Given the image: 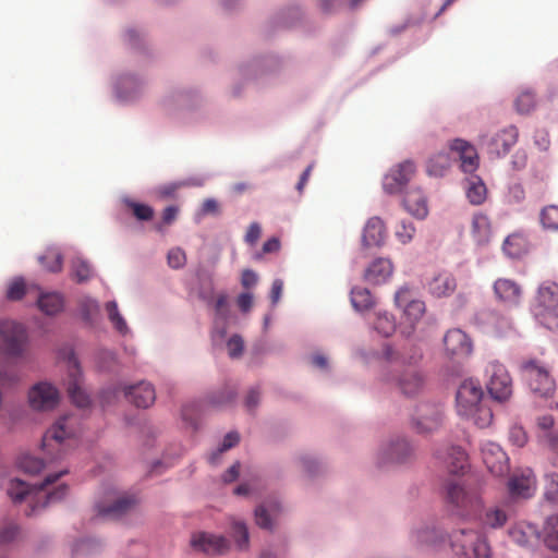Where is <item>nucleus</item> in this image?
Segmentation results:
<instances>
[{
    "label": "nucleus",
    "mask_w": 558,
    "mask_h": 558,
    "mask_svg": "<svg viewBox=\"0 0 558 558\" xmlns=\"http://www.w3.org/2000/svg\"><path fill=\"white\" fill-rule=\"evenodd\" d=\"M68 471L63 470L46 476L45 481L38 485L29 487L25 482L13 478L9 482L7 492L14 502L26 501L28 509L25 511L26 515L35 514L38 510L46 508L48 505L62 500L66 493L68 487L60 485L52 492L48 490V486L56 483Z\"/></svg>",
    "instance_id": "obj_1"
},
{
    "label": "nucleus",
    "mask_w": 558,
    "mask_h": 558,
    "mask_svg": "<svg viewBox=\"0 0 558 558\" xmlns=\"http://www.w3.org/2000/svg\"><path fill=\"white\" fill-rule=\"evenodd\" d=\"M531 312L545 328L558 332V283L543 281L533 299Z\"/></svg>",
    "instance_id": "obj_2"
},
{
    "label": "nucleus",
    "mask_w": 558,
    "mask_h": 558,
    "mask_svg": "<svg viewBox=\"0 0 558 558\" xmlns=\"http://www.w3.org/2000/svg\"><path fill=\"white\" fill-rule=\"evenodd\" d=\"M520 374L530 390L537 397L548 399L556 391V381L550 368L541 360H523L520 364Z\"/></svg>",
    "instance_id": "obj_3"
},
{
    "label": "nucleus",
    "mask_w": 558,
    "mask_h": 558,
    "mask_svg": "<svg viewBox=\"0 0 558 558\" xmlns=\"http://www.w3.org/2000/svg\"><path fill=\"white\" fill-rule=\"evenodd\" d=\"M74 417L66 415L57 421L43 437V449L50 456V461L61 459L70 447V441L74 437L72 428Z\"/></svg>",
    "instance_id": "obj_4"
},
{
    "label": "nucleus",
    "mask_w": 558,
    "mask_h": 558,
    "mask_svg": "<svg viewBox=\"0 0 558 558\" xmlns=\"http://www.w3.org/2000/svg\"><path fill=\"white\" fill-rule=\"evenodd\" d=\"M450 545L457 556L463 558H488L489 546L477 531L462 527L450 536Z\"/></svg>",
    "instance_id": "obj_5"
},
{
    "label": "nucleus",
    "mask_w": 558,
    "mask_h": 558,
    "mask_svg": "<svg viewBox=\"0 0 558 558\" xmlns=\"http://www.w3.org/2000/svg\"><path fill=\"white\" fill-rule=\"evenodd\" d=\"M446 500L452 510L461 517H477L483 508V501L476 489H468L458 483H448Z\"/></svg>",
    "instance_id": "obj_6"
},
{
    "label": "nucleus",
    "mask_w": 558,
    "mask_h": 558,
    "mask_svg": "<svg viewBox=\"0 0 558 558\" xmlns=\"http://www.w3.org/2000/svg\"><path fill=\"white\" fill-rule=\"evenodd\" d=\"M395 304L402 311L403 333L411 335L425 314L424 301L416 296L408 284L400 287L395 294Z\"/></svg>",
    "instance_id": "obj_7"
},
{
    "label": "nucleus",
    "mask_w": 558,
    "mask_h": 558,
    "mask_svg": "<svg viewBox=\"0 0 558 558\" xmlns=\"http://www.w3.org/2000/svg\"><path fill=\"white\" fill-rule=\"evenodd\" d=\"M0 338L7 355L19 357L25 352L28 337L22 324L14 320L0 322Z\"/></svg>",
    "instance_id": "obj_8"
},
{
    "label": "nucleus",
    "mask_w": 558,
    "mask_h": 558,
    "mask_svg": "<svg viewBox=\"0 0 558 558\" xmlns=\"http://www.w3.org/2000/svg\"><path fill=\"white\" fill-rule=\"evenodd\" d=\"M487 390L493 399L502 402L512 395V380L506 367L498 362H490L486 368Z\"/></svg>",
    "instance_id": "obj_9"
},
{
    "label": "nucleus",
    "mask_w": 558,
    "mask_h": 558,
    "mask_svg": "<svg viewBox=\"0 0 558 558\" xmlns=\"http://www.w3.org/2000/svg\"><path fill=\"white\" fill-rule=\"evenodd\" d=\"M415 173V165L404 160L393 166L383 179V189L388 194H397L408 185Z\"/></svg>",
    "instance_id": "obj_10"
},
{
    "label": "nucleus",
    "mask_w": 558,
    "mask_h": 558,
    "mask_svg": "<svg viewBox=\"0 0 558 558\" xmlns=\"http://www.w3.org/2000/svg\"><path fill=\"white\" fill-rule=\"evenodd\" d=\"M417 433L427 434L437 430L442 424V409L439 404H420L413 418Z\"/></svg>",
    "instance_id": "obj_11"
},
{
    "label": "nucleus",
    "mask_w": 558,
    "mask_h": 558,
    "mask_svg": "<svg viewBox=\"0 0 558 558\" xmlns=\"http://www.w3.org/2000/svg\"><path fill=\"white\" fill-rule=\"evenodd\" d=\"M482 387L473 381H463L457 391V409L458 413L462 415L473 414L476 408L483 403Z\"/></svg>",
    "instance_id": "obj_12"
},
{
    "label": "nucleus",
    "mask_w": 558,
    "mask_h": 558,
    "mask_svg": "<svg viewBox=\"0 0 558 558\" xmlns=\"http://www.w3.org/2000/svg\"><path fill=\"white\" fill-rule=\"evenodd\" d=\"M481 453L487 470L495 476H502L509 471V459L502 448L490 440L481 446Z\"/></svg>",
    "instance_id": "obj_13"
},
{
    "label": "nucleus",
    "mask_w": 558,
    "mask_h": 558,
    "mask_svg": "<svg viewBox=\"0 0 558 558\" xmlns=\"http://www.w3.org/2000/svg\"><path fill=\"white\" fill-rule=\"evenodd\" d=\"M446 354L453 360H463L472 353V341L461 329L454 328L446 332L444 337Z\"/></svg>",
    "instance_id": "obj_14"
},
{
    "label": "nucleus",
    "mask_w": 558,
    "mask_h": 558,
    "mask_svg": "<svg viewBox=\"0 0 558 558\" xmlns=\"http://www.w3.org/2000/svg\"><path fill=\"white\" fill-rule=\"evenodd\" d=\"M28 402L34 410H51L59 402V392L57 388L49 383H38L29 389Z\"/></svg>",
    "instance_id": "obj_15"
},
{
    "label": "nucleus",
    "mask_w": 558,
    "mask_h": 558,
    "mask_svg": "<svg viewBox=\"0 0 558 558\" xmlns=\"http://www.w3.org/2000/svg\"><path fill=\"white\" fill-rule=\"evenodd\" d=\"M493 290L496 299L509 307L519 305L523 294L521 284L510 278H498Z\"/></svg>",
    "instance_id": "obj_16"
},
{
    "label": "nucleus",
    "mask_w": 558,
    "mask_h": 558,
    "mask_svg": "<svg viewBox=\"0 0 558 558\" xmlns=\"http://www.w3.org/2000/svg\"><path fill=\"white\" fill-rule=\"evenodd\" d=\"M68 368L70 380L68 384V393L72 402L78 408H86L89 404V397L80 386L81 369L77 359L73 353L69 356Z\"/></svg>",
    "instance_id": "obj_17"
},
{
    "label": "nucleus",
    "mask_w": 558,
    "mask_h": 558,
    "mask_svg": "<svg viewBox=\"0 0 558 558\" xmlns=\"http://www.w3.org/2000/svg\"><path fill=\"white\" fill-rule=\"evenodd\" d=\"M508 490L513 498H530L536 490V478L531 470L513 473L508 481Z\"/></svg>",
    "instance_id": "obj_18"
},
{
    "label": "nucleus",
    "mask_w": 558,
    "mask_h": 558,
    "mask_svg": "<svg viewBox=\"0 0 558 558\" xmlns=\"http://www.w3.org/2000/svg\"><path fill=\"white\" fill-rule=\"evenodd\" d=\"M137 505V499L133 495H123L116 498L110 505L98 504L96 506L98 515L107 519H121L131 513Z\"/></svg>",
    "instance_id": "obj_19"
},
{
    "label": "nucleus",
    "mask_w": 558,
    "mask_h": 558,
    "mask_svg": "<svg viewBox=\"0 0 558 558\" xmlns=\"http://www.w3.org/2000/svg\"><path fill=\"white\" fill-rule=\"evenodd\" d=\"M191 546L205 554H222L229 548V542L221 535L207 532L193 534Z\"/></svg>",
    "instance_id": "obj_20"
},
{
    "label": "nucleus",
    "mask_w": 558,
    "mask_h": 558,
    "mask_svg": "<svg viewBox=\"0 0 558 558\" xmlns=\"http://www.w3.org/2000/svg\"><path fill=\"white\" fill-rule=\"evenodd\" d=\"M449 148L458 154L463 172L473 173L478 168V155L471 143L462 138H456L450 142Z\"/></svg>",
    "instance_id": "obj_21"
},
{
    "label": "nucleus",
    "mask_w": 558,
    "mask_h": 558,
    "mask_svg": "<svg viewBox=\"0 0 558 558\" xmlns=\"http://www.w3.org/2000/svg\"><path fill=\"white\" fill-rule=\"evenodd\" d=\"M126 399L137 408H148L156 400L155 388L150 383L141 381L123 388Z\"/></svg>",
    "instance_id": "obj_22"
},
{
    "label": "nucleus",
    "mask_w": 558,
    "mask_h": 558,
    "mask_svg": "<svg viewBox=\"0 0 558 558\" xmlns=\"http://www.w3.org/2000/svg\"><path fill=\"white\" fill-rule=\"evenodd\" d=\"M518 135V129L515 126L511 125L501 130L489 140L487 145L488 153L497 157L508 154L511 147L517 143Z\"/></svg>",
    "instance_id": "obj_23"
},
{
    "label": "nucleus",
    "mask_w": 558,
    "mask_h": 558,
    "mask_svg": "<svg viewBox=\"0 0 558 558\" xmlns=\"http://www.w3.org/2000/svg\"><path fill=\"white\" fill-rule=\"evenodd\" d=\"M456 289L457 279L447 270L435 274L427 282V290L434 298H447L451 295Z\"/></svg>",
    "instance_id": "obj_24"
},
{
    "label": "nucleus",
    "mask_w": 558,
    "mask_h": 558,
    "mask_svg": "<svg viewBox=\"0 0 558 558\" xmlns=\"http://www.w3.org/2000/svg\"><path fill=\"white\" fill-rule=\"evenodd\" d=\"M413 453L410 444L403 439L398 438L389 442L380 453V463H402L405 462Z\"/></svg>",
    "instance_id": "obj_25"
},
{
    "label": "nucleus",
    "mask_w": 558,
    "mask_h": 558,
    "mask_svg": "<svg viewBox=\"0 0 558 558\" xmlns=\"http://www.w3.org/2000/svg\"><path fill=\"white\" fill-rule=\"evenodd\" d=\"M393 272L392 263L387 258H376L365 269L364 279L372 284L385 283Z\"/></svg>",
    "instance_id": "obj_26"
},
{
    "label": "nucleus",
    "mask_w": 558,
    "mask_h": 558,
    "mask_svg": "<svg viewBox=\"0 0 558 558\" xmlns=\"http://www.w3.org/2000/svg\"><path fill=\"white\" fill-rule=\"evenodd\" d=\"M471 235L477 245H486L493 238V225L484 213H475L471 223Z\"/></svg>",
    "instance_id": "obj_27"
},
{
    "label": "nucleus",
    "mask_w": 558,
    "mask_h": 558,
    "mask_svg": "<svg viewBox=\"0 0 558 558\" xmlns=\"http://www.w3.org/2000/svg\"><path fill=\"white\" fill-rule=\"evenodd\" d=\"M386 239V228L384 221L379 217H372L367 220L362 242L366 247L380 246Z\"/></svg>",
    "instance_id": "obj_28"
},
{
    "label": "nucleus",
    "mask_w": 558,
    "mask_h": 558,
    "mask_svg": "<svg viewBox=\"0 0 558 558\" xmlns=\"http://www.w3.org/2000/svg\"><path fill=\"white\" fill-rule=\"evenodd\" d=\"M403 205L417 219H424L428 214L426 197L418 189L407 192L403 197Z\"/></svg>",
    "instance_id": "obj_29"
},
{
    "label": "nucleus",
    "mask_w": 558,
    "mask_h": 558,
    "mask_svg": "<svg viewBox=\"0 0 558 558\" xmlns=\"http://www.w3.org/2000/svg\"><path fill=\"white\" fill-rule=\"evenodd\" d=\"M398 385L402 393L405 396H414L422 390L424 379L417 369L410 367L402 373Z\"/></svg>",
    "instance_id": "obj_30"
},
{
    "label": "nucleus",
    "mask_w": 558,
    "mask_h": 558,
    "mask_svg": "<svg viewBox=\"0 0 558 558\" xmlns=\"http://www.w3.org/2000/svg\"><path fill=\"white\" fill-rule=\"evenodd\" d=\"M472 519L480 520L484 526L490 529H498L506 524L508 515L507 512L499 507H490L483 512V509Z\"/></svg>",
    "instance_id": "obj_31"
},
{
    "label": "nucleus",
    "mask_w": 558,
    "mask_h": 558,
    "mask_svg": "<svg viewBox=\"0 0 558 558\" xmlns=\"http://www.w3.org/2000/svg\"><path fill=\"white\" fill-rule=\"evenodd\" d=\"M446 468L452 474L463 473L468 468V457L460 447H450L445 458Z\"/></svg>",
    "instance_id": "obj_32"
},
{
    "label": "nucleus",
    "mask_w": 558,
    "mask_h": 558,
    "mask_svg": "<svg viewBox=\"0 0 558 558\" xmlns=\"http://www.w3.org/2000/svg\"><path fill=\"white\" fill-rule=\"evenodd\" d=\"M38 307L47 315H56L63 308V298L56 292L41 293L37 301Z\"/></svg>",
    "instance_id": "obj_33"
},
{
    "label": "nucleus",
    "mask_w": 558,
    "mask_h": 558,
    "mask_svg": "<svg viewBox=\"0 0 558 558\" xmlns=\"http://www.w3.org/2000/svg\"><path fill=\"white\" fill-rule=\"evenodd\" d=\"M451 166V159L447 153L433 155L426 163L427 174L430 177H442Z\"/></svg>",
    "instance_id": "obj_34"
},
{
    "label": "nucleus",
    "mask_w": 558,
    "mask_h": 558,
    "mask_svg": "<svg viewBox=\"0 0 558 558\" xmlns=\"http://www.w3.org/2000/svg\"><path fill=\"white\" fill-rule=\"evenodd\" d=\"M351 304L359 312L371 310L375 305V300L369 290L362 287H354L351 290Z\"/></svg>",
    "instance_id": "obj_35"
},
{
    "label": "nucleus",
    "mask_w": 558,
    "mask_h": 558,
    "mask_svg": "<svg viewBox=\"0 0 558 558\" xmlns=\"http://www.w3.org/2000/svg\"><path fill=\"white\" fill-rule=\"evenodd\" d=\"M502 251L511 258H519L526 253V241L520 234H511L505 239Z\"/></svg>",
    "instance_id": "obj_36"
},
{
    "label": "nucleus",
    "mask_w": 558,
    "mask_h": 558,
    "mask_svg": "<svg viewBox=\"0 0 558 558\" xmlns=\"http://www.w3.org/2000/svg\"><path fill=\"white\" fill-rule=\"evenodd\" d=\"M373 327L383 337H390L396 331L395 317L387 312H378Z\"/></svg>",
    "instance_id": "obj_37"
},
{
    "label": "nucleus",
    "mask_w": 558,
    "mask_h": 558,
    "mask_svg": "<svg viewBox=\"0 0 558 558\" xmlns=\"http://www.w3.org/2000/svg\"><path fill=\"white\" fill-rule=\"evenodd\" d=\"M486 186L484 182L475 177L469 181L466 196L473 205H481L486 199Z\"/></svg>",
    "instance_id": "obj_38"
},
{
    "label": "nucleus",
    "mask_w": 558,
    "mask_h": 558,
    "mask_svg": "<svg viewBox=\"0 0 558 558\" xmlns=\"http://www.w3.org/2000/svg\"><path fill=\"white\" fill-rule=\"evenodd\" d=\"M544 542L548 548L558 551V512L546 520Z\"/></svg>",
    "instance_id": "obj_39"
},
{
    "label": "nucleus",
    "mask_w": 558,
    "mask_h": 558,
    "mask_svg": "<svg viewBox=\"0 0 558 558\" xmlns=\"http://www.w3.org/2000/svg\"><path fill=\"white\" fill-rule=\"evenodd\" d=\"M544 498L558 505V473L554 471L544 474Z\"/></svg>",
    "instance_id": "obj_40"
},
{
    "label": "nucleus",
    "mask_w": 558,
    "mask_h": 558,
    "mask_svg": "<svg viewBox=\"0 0 558 558\" xmlns=\"http://www.w3.org/2000/svg\"><path fill=\"white\" fill-rule=\"evenodd\" d=\"M536 425L539 430L538 437L545 445L550 442L551 436H558V428H555V421L551 415L537 417Z\"/></svg>",
    "instance_id": "obj_41"
},
{
    "label": "nucleus",
    "mask_w": 558,
    "mask_h": 558,
    "mask_svg": "<svg viewBox=\"0 0 558 558\" xmlns=\"http://www.w3.org/2000/svg\"><path fill=\"white\" fill-rule=\"evenodd\" d=\"M468 420H471L477 427H488L493 422V412L485 402L481 403L473 414L463 415Z\"/></svg>",
    "instance_id": "obj_42"
},
{
    "label": "nucleus",
    "mask_w": 558,
    "mask_h": 558,
    "mask_svg": "<svg viewBox=\"0 0 558 558\" xmlns=\"http://www.w3.org/2000/svg\"><path fill=\"white\" fill-rule=\"evenodd\" d=\"M279 506L276 502L270 504L269 509L265 505H260L255 509V522L256 524L266 530L272 529L271 513L278 511Z\"/></svg>",
    "instance_id": "obj_43"
},
{
    "label": "nucleus",
    "mask_w": 558,
    "mask_h": 558,
    "mask_svg": "<svg viewBox=\"0 0 558 558\" xmlns=\"http://www.w3.org/2000/svg\"><path fill=\"white\" fill-rule=\"evenodd\" d=\"M39 263L50 272H59L62 270L63 257L58 250H48L39 257Z\"/></svg>",
    "instance_id": "obj_44"
},
{
    "label": "nucleus",
    "mask_w": 558,
    "mask_h": 558,
    "mask_svg": "<svg viewBox=\"0 0 558 558\" xmlns=\"http://www.w3.org/2000/svg\"><path fill=\"white\" fill-rule=\"evenodd\" d=\"M17 466L24 473L37 474L44 469L45 463L41 459L25 453L19 457Z\"/></svg>",
    "instance_id": "obj_45"
},
{
    "label": "nucleus",
    "mask_w": 558,
    "mask_h": 558,
    "mask_svg": "<svg viewBox=\"0 0 558 558\" xmlns=\"http://www.w3.org/2000/svg\"><path fill=\"white\" fill-rule=\"evenodd\" d=\"M71 274L76 282L82 283L90 278L92 268L86 260L76 257L72 260Z\"/></svg>",
    "instance_id": "obj_46"
},
{
    "label": "nucleus",
    "mask_w": 558,
    "mask_h": 558,
    "mask_svg": "<svg viewBox=\"0 0 558 558\" xmlns=\"http://www.w3.org/2000/svg\"><path fill=\"white\" fill-rule=\"evenodd\" d=\"M109 320L112 323L116 330L122 335L126 333L129 328L126 322L118 310V304L114 301H110L106 304Z\"/></svg>",
    "instance_id": "obj_47"
},
{
    "label": "nucleus",
    "mask_w": 558,
    "mask_h": 558,
    "mask_svg": "<svg viewBox=\"0 0 558 558\" xmlns=\"http://www.w3.org/2000/svg\"><path fill=\"white\" fill-rule=\"evenodd\" d=\"M539 220L545 229L558 230V206H545L539 214Z\"/></svg>",
    "instance_id": "obj_48"
},
{
    "label": "nucleus",
    "mask_w": 558,
    "mask_h": 558,
    "mask_svg": "<svg viewBox=\"0 0 558 558\" xmlns=\"http://www.w3.org/2000/svg\"><path fill=\"white\" fill-rule=\"evenodd\" d=\"M232 537L235 539L238 547L243 549L248 545V531L246 524L240 520H233L231 523Z\"/></svg>",
    "instance_id": "obj_49"
},
{
    "label": "nucleus",
    "mask_w": 558,
    "mask_h": 558,
    "mask_svg": "<svg viewBox=\"0 0 558 558\" xmlns=\"http://www.w3.org/2000/svg\"><path fill=\"white\" fill-rule=\"evenodd\" d=\"M535 95L530 90L520 93L514 101L519 113H529L535 108Z\"/></svg>",
    "instance_id": "obj_50"
},
{
    "label": "nucleus",
    "mask_w": 558,
    "mask_h": 558,
    "mask_svg": "<svg viewBox=\"0 0 558 558\" xmlns=\"http://www.w3.org/2000/svg\"><path fill=\"white\" fill-rule=\"evenodd\" d=\"M27 292V287L22 278H15L12 280L7 289V299L10 301L21 300Z\"/></svg>",
    "instance_id": "obj_51"
},
{
    "label": "nucleus",
    "mask_w": 558,
    "mask_h": 558,
    "mask_svg": "<svg viewBox=\"0 0 558 558\" xmlns=\"http://www.w3.org/2000/svg\"><path fill=\"white\" fill-rule=\"evenodd\" d=\"M415 233V228L411 221L401 220L396 228V236L403 244L409 243Z\"/></svg>",
    "instance_id": "obj_52"
},
{
    "label": "nucleus",
    "mask_w": 558,
    "mask_h": 558,
    "mask_svg": "<svg viewBox=\"0 0 558 558\" xmlns=\"http://www.w3.org/2000/svg\"><path fill=\"white\" fill-rule=\"evenodd\" d=\"M128 206L132 209L133 215L142 221H148L154 217V209L145 204L129 202Z\"/></svg>",
    "instance_id": "obj_53"
},
{
    "label": "nucleus",
    "mask_w": 558,
    "mask_h": 558,
    "mask_svg": "<svg viewBox=\"0 0 558 558\" xmlns=\"http://www.w3.org/2000/svg\"><path fill=\"white\" fill-rule=\"evenodd\" d=\"M240 441V435L236 433V432H230L228 433L223 440H222V444L220 445V447L218 448V451L217 453H214L211 457H210V462L211 463H215V459L217 457L218 453H222L229 449H231L232 447H234L235 445H238V442Z\"/></svg>",
    "instance_id": "obj_54"
},
{
    "label": "nucleus",
    "mask_w": 558,
    "mask_h": 558,
    "mask_svg": "<svg viewBox=\"0 0 558 558\" xmlns=\"http://www.w3.org/2000/svg\"><path fill=\"white\" fill-rule=\"evenodd\" d=\"M167 259L171 268L178 269L185 265L186 256L183 250L175 247L169 251Z\"/></svg>",
    "instance_id": "obj_55"
},
{
    "label": "nucleus",
    "mask_w": 558,
    "mask_h": 558,
    "mask_svg": "<svg viewBox=\"0 0 558 558\" xmlns=\"http://www.w3.org/2000/svg\"><path fill=\"white\" fill-rule=\"evenodd\" d=\"M509 204H520L525 198V191L520 183H513L509 186L506 195Z\"/></svg>",
    "instance_id": "obj_56"
},
{
    "label": "nucleus",
    "mask_w": 558,
    "mask_h": 558,
    "mask_svg": "<svg viewBox=\"0 0 558 558\" xmlns=\"http://www.w3.org/2000/svg\"><path fill=\"white\" fill-rule=\"evenodd\" d=\"M230 357L235 359L242 355L244 349L243 339L239 335L232 336L227 342Z\"/></svg>",
    "instance_id": "obj_57"
},
{
    "label": "nucleus",
    "mask_w": 558,
    "mask_h": 558,
    "mask_svg": "<svg viewBox=\"0 0 558 558\" xmlns=\"http://www.w3.org/2000/svg\"><path fill=\"white\" fill-rule=\"evenodd\" d=\"M178 214H179L178 206L171 205V206L166 207L162 211V221H161V223L156 226V230L161 232L163 230V226L172 225L175 221Z\"/></svg>",
    "instance_id": "obj_58"
},
{
    "label": "nucleus",
    "mask_w": 558,
    "mask_h": 558,
    "mask_svg": "<svg viewBox=\"0 0 558 558\" xmlns=\"http://www.w3.org/2000/svg\"><path fill=\"white\" fill-rule=\"evenodd\" d=\"M509 439L514 446L521 448L527 442V435L523 427L515 425L510 428Z\"/></svg>",
    "instance_id": "obj_59"
},
{
    "label": "nucleus",
    "mask_w": 558,
    "mask_h": 558,
    "mask_svg": "<svg viewBox=\"0 0 558 558\" xmlns=\"http://www.w3.org/2000/svg\"><path fill=\"white\" fill-rule=\"evenodd\" d=\"M548 449V463L550 466L558 469V436H551L550 442L546 444Z\"/></svg>",
    "instance_id": "obj_60"
},
{
    "label": "nucleus",
    "mask_w": 558,
    "mask_h": 558,
    "mask_svg": "<svg viewBox=\"0 0 558 558\" xmlns=\"http://www.w3.org/2000/svg\"><path fill=\"white\" fill-rule=\"evenodd\" d=\"M185 185V182H171L158 186L156 191L160 197L167 198L173 196L180 187Z\"/></svg>",
    "instance_id": "obj_61"
},
{
    "label": "nucleus",
    "mask_w": 558,
    "mask_h": 558,
    "mask_svg": "<svg viewBox=\"0 0 558 558\" xmlns=\"http://www.w3.org/2000/svg\"><path fill=\"white\" fill-rule=\"evenodd\" d=\"M20 533V529L15 524H8L0 531V543L8 544L14 541Z\"/></svg>",
    "instance_id": "obj_62"
},
{
    "label": "nucleus",
    "mask_w": 558,
    "mask_h": 558,
    "mask_svg": "<svg viewBox=\"0 0 558 558\" xmlns=\"http://www.w3.org/2000/svg\"><path fill=\"white\" fill-rule=\"evenodd\" d=\"M260 226L257 222H252L246 231L245 241L253 245L260 236Z\"/></svg>",
    "instance_id": "obj_63"
},
{
    "label": "nucleus",
    "mask_w": 558,
    "mask_h": 558,
    "mask_svg": "<svg viewBox=\"0 0 558 558\" xmlns=\"http://www.w3.org/2000/svg\"><path fill=\"white\" fill-rule=\"evenodd\" d=\"M236 302L239 308L242 312L247 313L253 306V295L251 293H241L238 296Z\"/></svg>",
    "instance_id": "obj_64"
}]
</instances>
